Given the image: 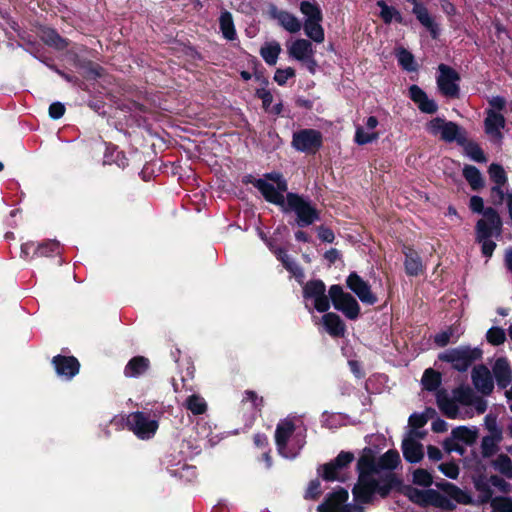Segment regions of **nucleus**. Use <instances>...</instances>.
Listing matches in <instances>:
<instances>
[{
	"instance_id": "obj_1",
	"label": "nucleus",
	"mask_w": 512,
	"mask_h": 512,
	"mask_svg": "<svg viewBox=\"0 0 512 512\" xmlns=\"http://www.w3.org/2000/svg\"><path fill=\"white\" fill-rule=\"evenodd\" d=\"M242 183L253 184L262 194L264 199L274 205L280 206L284 213L293 211L296 214L295 223L304 228L320 220L319 210L312 202L302 195L287 192L286 197L276 191L275 186L265 179H255L251 174L242 177Z\"/></svg>"
},
{
	"instance_id": "obj_2",
	"label": "nucleus",
	"mask_w": 512,
	"mask_h": 512,
	"mask_svg": "<svg viewBox=\"0 0 512 512\" xmlns=\"http://www.w3.org/2000/svg\"><path fill=\"white\" fill-rule=\"evenodd\" d=\"M396 485H399V481L394 472L384 473L378 479L374 476H358L352 488L353 498L358 504H371L375 494L387 498Z\"/></svg>"
},
{
	"instance_id": "obj_3",
	"label": "nucleus",
	"mask_w": 512,
	"mask_h": 512,
	"mask_svg": "<svg viewBox=\"0 0 512 512\" xmlns=\"http://www.w3.org/2000/svg\"><path fill=\"white\" fill-rule=\"evenodd\" d=\"M398 481L399 485H396L393 490L406 496L412 503L420 507L432 506L444 511H452L456 508L452 500L434 489L420 490L411 485H405L399 476Z\"/></svg>"
},
{
	"instance_id": "obj_4",
	"label": "nucleus",
	"mask_w": 512,
	"mask_h": 512,
	"mask_svg": "<svg viewBox=\"0 0 512 512\" xmlns=\"http://www.w3.org/2000/svg\"><path fill=\"white\" fill-rule=\"evenodd\" d=\"M482 356L483 351L479 347L461 345L439 353L438 359L450 363L452 369L458 372H466L474 362L481 360Z\"/></svg>"
},
{
	"instance_id": "obj_5",
	"label": "nucleus",
	"mask_w": 512,
	"mask_h": 512,
	"mask_svg": "<svg viewBox=\"0 0 512 512\" xmlns=\"http://www.w3.org/2000/svg\"><path fill=\"white\" fill-rule=\"evenodd\" d=\"M329 298L333 307L344 314L349 320H356L360 315V305L353 295L345 292L341 285L334 284L329 288Z\"/></svg>"
},
{
	"instance_id": "obj_6",
	"label": "nucleus",
	"mask_w": 512,
	"mask_h": 512,
	"mask_svg": "<svg viewBox=\"0 0 512 512\" xmlns=\"http://www.w3.org/2000/svg\"><path fill=\"white\" fill-rule=\"evenodd\" d=\"M291 146L298 152L314 155L323 146V134L313 128L300 129L293 133Z\"/></svg>"
},
{
	"instance_id": "obj_7",
	"label": "nucleus",
	"mask_w": 512,
	"mask_h": 512,
	"mask_svg": "<svg viewBox=\"0 0 512 512\" xmlns=\"http://www.w3.org/2000/svg\"><path fill=\"white\" fill-rule=\"evenodd\" d=\"M126 426L139 439L147 440L156 434L159 422L156 419H151L145 412L135 411L126 417Z\"/></svg>"
},
{
	"instance_id": "obj_8",
	"label": "nucleus",
	"mask_w": 512,
	"mask_h": 512,
	"mask_svg": "<svg viewBox=\"0 0 512 512\" xmlns=\"http://www.w3.org/2000/svg\"><path fill=\"white\" fill-rule=\"evenodd\" d=\"M354 454L349 451H341L335 459L318 467V475L326 482L343 481L339 471L347 468L354 460Z\"/></svg>"
},
{
	"instance_id": "obj_9",
	"label": "nucleus",
	"mask_w": 512,
	"mask_h": 512,
	"mask_svg": "<svg viewBox=\"0 0 512 512\" xmlns=\"http://www.w3.org/2000/svg\"><path fill=\"white\" fill-rule=\"evenodd\" d=\"M439 75L437 77V87L440 93L448 98H458L460 94V87L457 84L460 81V74L446 64L438 66Z\"/></svg>"
},
{
	"instance_id": "obj_10",
	"label": "nucleus",
	"mask_w": 512,
	"mask_h": 512,
	"mask_svg": "<svg viewBox=\"0 0 512 512\" xmlns=\"http://www.w3.org/2000/svg\"><path fill=\"white\" fill-rule=\"evenodd\" d=\"M325 292L326 286L320 279L310 280L303 287L304 298L313 299L314 307L320 313L327 312L330 308V298Z\"/></svg>"
},
{
	"instance_id": "obj_11",
	"label": "nucleus",
	"mask_w": 512,
	"mask_h": 512,
	"mask_svg": "<svg viewBox=\"0 0 512 512\" xmlns=\"http://www.w3.org/2000/svg\"><path fill=\"white\" fill-rule=\"evenodd\" d=\"M348 497V491L343 487H339L327 494L324 501L318 505L317 512H352L351 504H345Z\"/></svg>"
},
{
	"instance_id": "obj_12",
	"label": "nucleus",
	"mask_w": 512,
	"mask_h": 512,
	"mask_svg": "<svg viewBox=\"0 0 512 512\" xmlns=\"http://www.w3.org/2000/svg\"><path fill=\"white\" fill-rule=\"evenodd\" d=\"M51 364L58 377L64 380H72L80 372L81 364L75 356L58 354L51 360Z\"/></svg>"
},
{
	"instance_id": "obj_13",
	"label": "nucleus",
	"mask_w": 512,
	"mask_h": 512,
	"mask_svg": "<svg viewBox=\"0 0 512 512\" xmlns=\"http://www.w3.org/2000/svg\"><path fill=\"white\" fill-rule=\"evenodd\" d=\"M346 286L357 295L364 304L374 305L378 299L371 291L370 284L363 280L356 272H351L346 278Z\"/></svg>"
},
{
	"instance_id": "obj_14",
	"label": "nucleus",
	"mask_w": 512,
	"mask_h": 512,
	"mask_svg": "<svg viewBox=\"0 0 512 512\" xmlns=\"http://www.w3.org/2000/svg\"><path fill=\"white\" fill-rule=\"evenodd\" d=\"M408 95L422 113L434 114L438 111L435 100L428 98L427 93L418 85H411L408 88Z\"/></svg>"
},
{
	"instance_id": "obj_15",
	"label": "nucleus",
	"mask_w": 512,
	"mask_h": 512,
	"mask_svg": "<svg viewBox=\"0 0 512 512\" xmlns=\"http://www.w3.org/2000/svg\"><path fill=\"white\" fill-rule=\"evenodd\" d=\"M472 382L475 388L483 395H490L494 389V382L489 369L480 364L472 370Z\"/></svg>"
},
{
	"instance_id": "obj_16",
	"label": "nucleus",
	"mask_w": 512,
	"mask_h": 512,
	"mask_svg": "<svg viewBox=\"0 0 512 512\" xmlns=\"http://www.w3.org/2000/svg\"><path fill=\"white\" fill-rule=\"evenodd\" d=\"M402 252L405 256L404 269L406 275L417 277L424 273L425 266L419 253L411 246H403Z\"/></svg>"
},
{
	"instance_id": "obj_17",
	"label": "nucleus",
	"mask_w": 512,
	"mask_h": 512,
	"mask_svg": "<svg viewBox=\"0 0 512 512\" xmlns=\"http://www.w3.org/2000/svg\"><path fill=\"white\" fill-rule=\"evenodd\" d=\"M358 476H374L379 473L375 451L365 447L357 461Z\"/></svg>"
},
{
	"instance_id": "obj_18",
	"label": "nucleus",
	"mask_w": 512,
	"mask_h": 512,
	"mask_svg": "<svg viewBox=\"0 0 512 512\" xmlns=\"http://www.w3.org/2000/svg\"><path fill=\"white\" fill-rule=\"evenodd\" d=\"M505 123V117L501 113L493 109L486 110V118L484 120V130L486 134L496 138H502L501 129L505 127Z\"/></svg>"
},
{
	"instance_id": "obj_19",
	"label": "nucleus",
	"mask_w": 512,
	"mask_h": 512,
	"mask_svg": "<svg viewBox=\"0 0 512 512\" xmlns=\"http://www.w3.org/2000/svg\"><path fill=\"white\" fill-rule=\"evenodd\" d=\"M436 487L443 491L445 494L449 496V499L456 501L459 504L463 505H471L473 504V499L464 490L456 486L455 484L448 482L446 480H442L436 483Z\"/></svg>"
},
{
	"instance_id": "obj_20",
	"label": "nucleus",
	"mask_w": 512,
	"mask_h": 512,
	"mask_svg": "<svg viewBox=\"0 0 512 512\" xmlns=\"http://www.w3.org/2000/svg\"><path fill=\"white\" fill-rule=\"evenodd\" d=\"M467 137V131L459 124L453 121H444L440 138L441 140L452 143L456 142L459 146L464 144V139Z\"/></svg>"
},
{
	"instance_id": "obj_21",
	"label": "nucleus",
	"mask_w": 512,
	"mask_h": 512,
	"mask_svg": "<svg viewBox=\"0 0 512 512\" xmlns=\"http://www.w3.org/2000/svg\"><path fill=\"white\" fill-rule=\"evenodd\" d=\"M295 429L294 422L289 419H284L277 424L275 430V444L280 453L287 448L288 441Z\"/></svg>"
},
{
	"instance_id": "obj_22",
	"label": "nucleus",
	"mask_w": 512,
	"mask_h": 512,
	"mask_svg": "<svg viewBox=\"0 0 512 512\" xmlns=\"http://www.w3.org/2000/svg\"><path fill=\"white\" fill-rule=\"evenodd\" d=\"M271 16L278 20L279 24L290 33H297L301 29V23L292 13L285 10H278L272 5L270 9Z\"/></svg>"
},
{
	"instance_id": "obj_23",
	"label": "nucleus",
	"mask_w": 512,
	"mask_h": 512,
	"mask_svg": "<svg viewBox=\"0 0 512 512\" xmlns=\"http://www.w3.org/2000/svg\"><path fill=\"white\" fill-rule=\"evenodd\" d=\"M469 208L472 212L482 214L484 218L488 219L492 224H496L498 226L502 225L501 217L498 212L493 207H484L483 198L474 195L470 198Z\"/></svg>"
},
{
	"instance_id": "obj_24",
	"label": "nucleus",
	"mask_w": 512,
	"mask_h": 512,
	"mask_svg": "<svg viewBox=\"0 0 512 512\" xmlns=\"http://www.w3.org/2000/svg\"><path fill=\"white\" fill-rule=\"evenodd\" d=\"M402 452L404 459L409 463H418L424 457L423 445L413 437L402 440Z\"/></svg>"
},
{
	"instance_id": "obj_25",
	"label": "nucleus",
	"mask_w": 512,
	"mask_h": 512,
	"mask_svg": "<svg viewBox=\"0 0 512 512\" xmlns=\"http://www.w3.org/2000/svg\"><path fill=\"white\" fill-rule=\"evenodd\" d=\"M150 360L145 356H134L126 364L124 375L129 378H138L150 369Z\"/></svg>"
},
{
	"instance_id": "obj_26",
	"label": "nucleus",
	"mask_w": 512,
	"mask_h": 512,
	"mask_svg": "<svg viewBox=\"0 0 512 512\" xmlns=\"http://www.w3.org/2000/svg\"><path fill=\"white\" fill-rule=\"evenodd\" d=\"M436 403L440 411L449 419L458 417L459 408L455 399L449 397L445 389H440L436 393Z\"/></svg>"
},
{
	"instance_id": "obj_27",
	"label": "nucleus",
	"mask_w": 512,
	"mask_h": 512,
	"mask_svg": "<svg viewBox=\"0 0 512 512\" xmlns=\"http://www.w3.org/2000/svg\"><path fill=\"white\" fill-rule=\"evenodd\" d=\"M41 40L49 47L58 51H63L68 48L70 41L62 37L56 29L51 27H44L41 29Z\"/></svg>"
},
{
	"instance_id": "obj_28",
	"label": "nucleus",
	"mask_w": 512,
	"mask_h": 512,
	"mask_svg": "<svg viewBox=\"0 0 512 512\" xmlns=\"http://www.w3.org/2000/svg\"><path fill=\"white\" fill-rule=\"evenodd\" d=\"M494 377L499 388L505 389L512 381V369L506 358H498L493 367Z\"/></svg>"
},
{
	"instance_id": "obj_29",
	"label": "nucleus",
	"mask_w": 512,
	"mask_h": 512,
	"mask_svg": "<svg viewBox=\"0 0 512 512\" xmlns=\"http://www.w3.org/2000/svg\"><path fill=\"white\" fill-rule=\"evenodd\" d=\"M323 325L332 337H343L346 325L340 316L334 312H327L322 317Z\"/></svg>"
},
{
	"instance_id": "obj_30",
	"label": "nucleus",
	"mask_w": 512,
	"mask_h": 512,
	"mask_svg": "<svg viewBox=\"0 0 512 512\" xmlns=\"http://www.w3.org/2000/svg\"><path fill=\"white\" fill-rule=\"evenodd\" d=\"M289 54L298 61H306L313 56L314 50L310 41L297 39L289 48Z\"/></svg>"
},
{
	"instance_id": "obj_31",
	"label": "nucleus",
	"mask_w": 512,
	"mask_h": 512,
	"mask_svg": "<svg viewBox=\"0 0 512 512\" xmlns=\"http://www.w3.org/2000/svg\"><path fill=\"white\" fill-rule=\"evenodd\" d=\"M400 462L399 452L395 449H389L377 459L379 473L384 470L392 472Z\"/></svg>"
},
{
	"instance_id": "obj_32",
	"label": "nucleus",
	"mask_w": 512,
	"mask_h": 512,
	"mask_svg": "<svg viewBox=\"0 0 512 512\" xmlns=\"http://www.w3.org/2000/svg\"><path fill=\"white\" fill-rule=\"evenodd\" d=\"M377 6L380 8V17L385 24H390L392 21L404 24L402 14L395 7L389 6L384 0L377 1Z\"/></svg>"
},
{
	"instance_id": "obj_33",
	"label": "nucleus",
	"mask_w": 512,
	"mask_h": 512,
	"mask_svg": "<svg viewBox=\"0 0 512 512\" xmlns=\"http://www.w3.org/2000/svg\"><path fill=\"white\" fill-rule=\"evenodd\" d=\"M395 56L398 64L407 72H415L418 69V65L415 61L414 55L406 48L400 46L395 50Z\"/></svg>"
},
{
	"instance_id": "obj_34",
	"label": "nucleus",
	"mask_w": 512,
	"mask_h": 512,
	"mask_svg": "<svg viewBox=\"0 0 512 512\" xmlns=\"http://www.w3.org/2000/svg\"><path fill=\"white\" fill-rule=\"evenodd\" d=\"M442 382V375L440 372L434 370L433 368H428L424 371L421 383L423 385V389L429 392L440 390L439 387Z\"/></svg>"
},
{
	"instance_id": "obj_35",
	"label": "nucleus",
	"mask_w": 512,
	"mask_h": 512,
	"mask_svg": "<svg viewBox=\"0 0 512 512\" xmlns=\"http://www.w3.org/2000/svg\"><path fill=\"white\" fill-rule=\"evenodd\" d=\"M219 26L222 32V35L225 39L229 41H233L236 39L237 33L233 21L232 14L229 11H224L221 13L219 18Z\"/></svg>"
},
{
	"instance_id": "obj_36",
	"label": "nucleus",
	"mask_w": 512,
	"mask_h": 512,
	"mask_svg": "<svg viewBox=\"0 0 512 512\" xmlns=\"http://www.w3.org/2000/svg\"><path fill=\"white\" fill-rule=\"evenodd\" d=\"M463 176L471 186L472 190L478 191L484 187V179L480 170L473 165H465Z\"/></svg>"
},
{
	"instance_id": "obj_37",
	"label": "nucleus",
	"mask_w": 512,
	"mask_h": 512,
	"mask_svg": "<svg viewBox=\"0 0 512 512\" xmlns=\"http://www.w3.org/2000/svg\"><path fill=\"white\" fill-rule=\"evenodd\" d=\"M75 65L83 70L88 78L97 79L103 76L104 68L89 59H77Z\"/></svg>"
},
{
	"instance_id": "obj_38",
	"label": "nucleus",
	"mask_w": 512,
	"mask_h": 512,
	"mask_svg": "<svg viewBox=\"0 0 512 512\" xmlns=\"http://www.w3.org/2000/svg\"><path fill=\"white\" fill-rule=\"evenodd\" d=\"M502 225L498 226L492 224L488 219H480L476 223V241L481 242L483 239L490 238L493 234V230H496L499 234Z\"/></svg>"
},
{
	"instance_id": "obj_39",
	"label": "nucleus",
	"mask_w": 512,
	"mask_h": 512,
	"mask_svg": "<svg viewBox=\"0 0 512 512\" xmlns=\"http://www.w3.org/2000/svg\"><path fill=\"white\" fill-rule=\"evenodd\" d=\"M464 141V144L460 146L463 147L464 152L468 157L478 163H484L487 161V157L478 143L468 140L467 137Z\"/></svg>"
},
{
	"instance_id": "obj_40",
	"label": "nucleus",
	"mask_w": 512,
	"mask_h": 512,
	"mask_svg": "<svg viewBox=\"0 0 512 512\" xmlns=\"http://www.w3.org/2000/svg\"><path fill=\"white\" fill-rule=\"evenodd\" d=\"M184 407L193 415H202L207 411L206 401L203 397L197 394L188 396L185 400Z\"/></svg>"
},
{
	"instance_id": "obj_41",
	"label": "nucleus",
	"mask_w": 512,
	"mask_h": 512,
	"mask_svg": "<svg viewBox=\"0 0 512 512\" xmlns=\"http://www.w3.org/2000/svg\"><path fill=\"white\" fill-rule=\"evenodd\" d=\"M321 21H305L304 31L305 34L316 43H322L325 39L324 29L321 26Z\"/></svg>"
},
{
	"instance_id": "obj_42",
	"label": "nucleus",
	"mask_w": 512,
	"mask_h": 512,
	"mask_svg": "<svg viewBox=\"0 0 512 512\" xmlns=\"http://www.w3.org/2000/svg\"><path fill=\"white\" fill-rule=\"evenodd\" d=\"M452 436L454 439L466 445H472L475 443L478 434L476 430H472L466 426H458L452 430Z\"/></svg>"
},
{
	"instance_id": "obj_43",
	"label": "nucleus",
	"mask_w": 512,
	"mask_h": 512,
	"mask_svg": "<svg viewBox=\"0 0 512 512\" xmlns=\"http://www.w3.org/2000/svg\"><path fill=\"white\" fill-rule=\"evenodd\" d=\"M300 11L306 16L305 21H322V11L316 3L304 0L300 3Z\"/></svg>"
},
{
	"instance_id": "obj_44",
	"label": "nucleus",
	"mask_w": 512,
	"mask_h": 512,
	"mask_svg": "<svg viewBox=\"0 0 512 512\" xmlns=\"http://www.w3.org/2000/svg\"><path fill=\"white\" fill-rule=\"evenodd\" d=\"M475 489L479 492L478 501L480 504L491 503L493 500V490L490 487L489 480L479 478L474 482Z\"/></svg>"
},
{
	"instance_id": "obj_45",
	"label": "nucleus",
	"mask_w": 512,
	"mask_h": 512,
	"mask_svg": "<svg viewBox=\"0 0 512 512\" xmlns=\"http://www.w3.org/2000/svg\"><path fill=\"white\" fill-rule=\"evenodd\" d=\"M495 470L499 471L502 475L512 477V460L506 454H499L492 463Z\"/></svg>"
},
{
	"instance_id": "obj_46",
	"label": "nucleus",
	"mask_w": 512,
	"mask_h": 512,
	"mask_svg": "<svg viewBox=\"0 0 512 512\" xmlns=\"http://www.w3.org/2000/svg\"><path fill=\"white\" fill-rule=\"evenodd\" d=\"M281 52V47L278 43L269 44L260 49V55L264 59V61L273 66L276 64L278 56Z\"/></svg>"
},
{
	"instance_id": "obj_47",
	"label": "nucleus",
	"mask_w": 512,
	"mask_h": 512,
	"mask_svg": "<svg viewBox=\"0 0 512 512\" xmlns=\"http://www.w3.org/2000/svg\"><path fill=\"white\" fill-rule=\"evenodd\" d=\"M59 242L55 240H49L43 243H40L36 246L35 255L39 257H50L56 254H59Z\"/></svg>"
},
{
	"instance_id": "obj_48",
	"label": "nucleus",
	"mask_w": 512,
	"mask_h": 512,
	"mask_svg": "<svg viewBox=\"0 0 512 512\" xmlns=\"http://www.w3.org/2000/svg\"><path fill=\"white\" fill-rule=\"evenodd\" d=\"M500 441L501 440L496 439L495 436H484L481 441V454L483 458L493 456L498 450L497 443Z\"/></svg>"
},
{
	"instance_id": "obj_49",
	"label": "nucleus",
	"mask_w": 512,
	"mask_h": 512,
	"mask_svg": "<svg viewBox=\"0 0 512 512\" xmlns=\"http://www.w3.org/2000/svg\"><path fill=\"white\" fill-rule=\"evenodd\" d=\"M488 173L495 185L503 186L507 182L506 172L500 164L492 163L488 168Z\"/></svg>"
},
{
	"instance_id": "obj_50",
	"label": "nucleus",
	"mask_w": 512,
	"mask_h": 512,
	"mask_svg": "<svg viewBox=\"0 0 512 512\" xmlns=\"http://www.w3.org/2000/svg\"><path fill=\"white\" fill-rule=\"evenodd\" d=\"M453 394L455 401L463 405H470L473 403L474 392L468 386H460L458 388H455L453 390Z\"/></svg>"
},
{
	"instance_id": "obj_51",
	"label": "nucleus",
	"mask_w": 512,
	"mask_h": 512,
	"mask_svg": "<svg viewBox=\"0 0 512 512\" xmlns=\"http://www.w3.org/2000/svg\"><path fill=\"white\" fill-rule=\"evenodd\" d=\"M412 481L415 485L430 487L433 484V477L426 469L417 468L413 472Z\"/></svg>"
},
{
	"instance_id": "obj_52",
	"label": "nucleus",
	"mask_w": 512,
	"mask_h": 512,
	"mask_svg": "<svg viewBox=\"0 0 512 512\" xmlns=\"http://www.w3.org/2000/svg\"><path fill=\"white\" fill-rule=\"evenodd\" d=\"M487 342L493 346H499L506 340V334L501 327H491L486 333Z\"/></svg>"
},
{
	"instance_id": "obj_53",
	"label": "nucleus",
	"mask_w": 512,
	"mask_h": 512,
	"mask_svg": "<svg viewBox=\"0 0 512 512\" xmlns=\"http://www.w3.org/2000/svg\"><path fill=\"white\" fill-rule=\"evenodd\" d=\"M265 180L272 181L276 184V191H278L279 194H282L284 192H287L288 190V183L287 180L283 177V175L279 172H270L266 173L264 175Z\"/></svg>"
},
{
	"instance_id": "obj_54",
	"label": "nucleus",
	"mask_w": 512,
	"mask_h": 512,
	"mask_svg": "<svg viewBox=\"0 0 512 512\" xmlns=\"http://www.w3.org/2000/svg\"><path fill=\"white\" fill-rule=\"evenodd\" d=\"M493 511L512 512V498L508 496H497L491 501Z\"/></svg>"
},
{
	"instance_id": "obj_55",
	"label": "nucleus",
	"mask_w": 512,
	"mask_h": 512,
	"mask_svg": "<svg viewBox=\"0 0 512 512\" xmlns=\"http://www.w3.org/2000/svg\"><path fill=\"white\" fill-rule=\"evenodd\" d=\"M379 137V134L377 132L367 133L363 130L362 127H357L355 132L354 141L358 145H365L368 143H372L373 141L377 140Z\"/></svg>"
},
{
	"instance_id": "obj_56",
	"label": "nucleus",
	"mask_w": 512,
	"mask_h": 512,
	"mask_svg": "<svg viewBox=\"0 0 512 512\" xmlns=\"http://www.w3.org/2000/svg\"><path fill=\"white\" fill-rule=\"evenodd\" d=\"M296 75V71L292 67H287L285 69L278 68L274 74V81L280 85L284 86L287 83L289 78H293Z\"/></svg>"
},
{
	"instance_id": "obj_57",
	"label": "nucleus",
	"mask_w": 512,
	"mask_h": 512,
	"mask_svg": "<svg viewBox=\"0 0 512 512\" xmlns=\"http://www.w3.org/2000/svg\"><path fill=\"white\" fill-rule=\"evenodd\" d=\"M322 494L321 483L318 478L313 479L309 482L307 490L305 492V499L316 500Z\"/></svg>"
},
{
	"instance_id": "obj_58",
	"label": "nucleus",
	"mask_w": 512,
	"mask_h": 512,
	"mask_svg": "<svg viewBox=\"0 0 512 512\" xmlns=\"http://www.w3.org/2000/svg\"><path fill=\"white\" fill-rule=\"evenodd\" d=\"M438 469L448 478L457 479L459 476V467L455 462H445L438 466Z\"/></svg>"
},
{
	"instance_id": "obj_59",
	"label": "nucleus",
	"mask_w": 512,
	"mask_h": 512,
	"mask_svg": "<svg viewBox=\"0 0 512 512\" xmlns=\"http://www.w3.org/2000/svg\"><path fill=\"white\" fill-rule=\"evenodd\" d=\"M485 425L487 430L491 433V436H495L496 439L502 440V430L497 425L496 416L491 414L485 417Z\"/></svg>"
},
{
	"instance_id": "obj_60",
	"label": "nucleus",
	"mask_w": 512,
	"mask_h": 512,
	"mask_svg": "<svg viewBox=\"0 0 512 512\" xmlns=\"http://www.w3.org/2000/svg\"><path fill=\"white\" fill-rule=\"evenodd\" d=\"M242 401L243 402L244 401L251 402L252 405H253V408L257 409L259 411L261 410V408L264 405L263 397L258 396V394L255 391H253V390H246L245 391V396H244Z\"/></svg>"
},
{
	"instance_id": "obj_61",
	"label": "nucleus",
	"mask_w": 512,
	"mask_h": 512,
	"mask_svg": "<svg viewBox=\"0 0 512 512\" xmlns=\"http://www.w3.org/2000/svg\"><path fill=\"white\" fill-rule=\"evenodd\" d=\"M505 199V193L502 189V186L494 185L490 189V200L493 205L499 206L503 203Z\"/></svg>"
},
{
	"instance_id": "obj_62",
	"label": "nucleus",
	"mask_w": 512,
	"mask_h": 512,
	"mask_svg": "<svg viewBox=\"0 0 512 512\" xmlns=\"http://www.w3.org/2000/svg\"><path fill=\"white\" fill-rule=\"evenodd\" d=\"M444 121H445V119L441 118V117H435V118L431 119L427 123V126H426L427 131L432 135H437L438 133L441 134L442 129L444 127Z\"/></svg>"
},
{
	"instance_id": "obj_63",
	"label": "nucleus",
	"mask_w": 512,
	"mask_h": 512,
	"mask_svg": "<svg viewBox=\"0 0 512 512\" xmlns=\"http://www.w3.org/2000/svg\"><path fill=\"white\" fill-rule=\"evenodd\" d=\"M318 237L322 242L333 243L335 240V234L333 230L324 225L317 227Z\"/></svg>"
},
{
	"instance_id": "obj_64",
	"label": "nucleus",
	"mask_w": 512,
	"mask_h": 512,
	"mask_svg": "<svg viewBox=\"0 0 512 512\" xmlns=\"http://www.w3.org/2000/svg\"><path fill=\"white\" fill-rule=\"evenodd\" d=\"M65 111L66 108L61 102H53L48 109L50 118L54 120L60 119L65 114Z\"/></svg>"
}]
</instances>
